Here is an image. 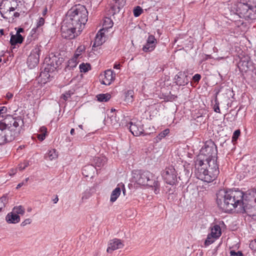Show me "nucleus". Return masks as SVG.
Returning a JSON list of instances; mask_svg holds the SVG:
<instances>
[{"label":"nucleus","mask_w":256,"mask_h":256,"mask_svg":"<svg viewBox=\"0 0 256 256\" xmlns=\"http://www.w3.org/2000/svg\"><path fill=\"white\" fill-rule=\"evenodd\" d=\"M244 193L240 190H220L216 193V202L222 212L230 213L236 210L238 213H246L244 202Z\"/></svg>","instance_id":"1"},{"label":"nucleus","mask_w":256,"mask_h":256,"mask_svg":"<svg viewBox=\"0 0 256 256\" xmlns=\"http://www.w3.org/2000/svg\"><path fill=\"white\" fill-rule=\"evenodd\" d=\"M88 11L84 6L76 4L68 11L66 20L78 28V32H80L88 21Z\"/></svg>","instance_id":"2"},{"label":"nucleus","mask_w":256,"mask_h":256,"mask_svg":"<svg viewBox=\"0 0 256 256\" xmlns=\"http://www.w3.org/2000/svg\"><path fill=\"white\" fill-rule=\"evenodd\" d=\"M132 179L134 182L139 185L152 188L156 194L160 192V184L158 178L148 171L134 170L132 172Z\"/></svg>","instance_id":"3"},{"label":"nucleus","mask_w":256,"mask_h":256,"mask_svg":"<svg viewBox=\"0 0 256 256\" xmlns=\"http://www.w3.org/2000/svg\"><path fill=\"white\" fill-rule=\"evenodd\" d=\"M216 153L217 147L214 142L210 140L205 142L196 158H198L201 156L202 160L211 162V161L216 160L212 158L215 154H216Z\"/></svg>","instance_id":"4"},{"label":"nucleus","mask_w":256,"mask_h":256,"mask_svg":"<svg viewBox=\"0 0 256 256\" xmlns=\"http://www.w3.org/2000/svg\"><path fill=\"white\" fill-rule=\"evenodd\" d=\"M194 174L196 178L202 180H208L210 178L209 176H206L205 174L208 172V168L210 162L206 161L205 160H202L201 156L200 158H196L194 161Z\"/></svg>","instance_id":"5"},{"label":"nucleus","mask_w":256,"mask_h":256,"mask_svg":"<svg viewBox=\"0 0 256 256\" xmlns=\"http://www.w3.org/2000/svg\"><path fill=\"white\" fill-rule=\"evenodd\" d=\"M60 32L63 38L69 40L74 38L80 33L78 32V28L66 19L62 24Z\"/></svg>","instance_id":"6"},{"label":"nucleus","mask_w":256,"mask_h":256,"mask_svg":"<svg viewBox=\"0 0 256 256\" xmlns=\"http://www.w3.org/2000/svg\"><path fill=\"white\" fill-rule=\"evenodd\" d=\"M164 180L168 184L174 185L177 181L178 174L172 165H169L161 173Z\"/></svg>","instance_id":"7"},{"label":"nucleus","mask_w":256,"mask_h":256,"mask_svg":"<svg viewBox=\"0 0 256 256\" xmlns=\"http://www.w3.org/2000/svg\"><path fill=\"white\" fill-rule=\"evenodd\" d=\"M41 48L40 46L36 45L28 56L27 59V64L30 68H35L38 64Z\"/></svg>","instance_id":"8"},{"label":"nucleus","mask_w":256,"mask_h":256,"mask_svg":"<svg viewBox=\"0 0 256 256\" xmlns=\"http://www.w3.org/2000/svg\"><path fill=\"white\" fill-rule=\"evenodd\" d=\"M220 173L218 164L216 160L211 161L208 168V172L205 174L206 176H209L208 180H202L203 181L207 182H210L214 181L217 178Z\"/></svg>","instance_id":"9"},{"label":"nucleus","mask_w":256,"mask_h":256,"mask_svg":"<svg viewBox=\"0 0 256 256\" xmlns=\"http://www.w3.org/2000/svg\"><path fill=\"white\" fill-rule=\"evenodd\" d=\"M4 131V141H5V144L13 141L19 136L20 134V128H14L12 126L6 127Z\"/></svg>","instance_id":"10"},{"label":"nucleus","mask_w":256,"mask_h":256,"mask_svg":"<svg viewBox=\"0 0 256 256\" xmlns=\"http://www.w3.org/2000/svg\"><path fill=\"white\" fill-rule=\"evenodd\" d=\"M63 60V58L60 56V55L56 56L53 54H51L48 58L45 59V61L48 62V65L52 67L50 68L52 71L58 68Z\"/></svg>","instance_id":"11"},{"label":"nucleus","mask_w":256,"mask_h":256,"mask_svg":"<svg viewBox=\"0 0 256 256\" xmlns=\"http://www.w3.org/2000/svg\"><path fill=\"white\" fill-rule=\"evenodd\" d=\"M127 126L130 132L134 136H139L144 133V126L141 124L140 122L137 123L130 122L127 125Z\"/></svg>","instance_id":"12"},{"label":"nucleus","mask_w":256,"mask_h":256,"mask_svg":"<svg viewBox=\"0 0 256 256\" xmlns=\"http://www.w3.org/2000/svg\"><path fill=\"white\" fill-rule=\"evenodd\" d=\"M10 0H2L0 3V12L3 18L8 19L11 16Z\"/></svg>","instance_id":"13"},{"label":"nucleus","mask_w":256,"mask_h":256,"mask_svg":"<svg viewBox=\"0 0 256 256\" xmlns=\"http://www.w3.org/2000/svg\"><path fill=\"white\" fill-rule=\"evenodd\" d=\"M101 83L103 84L108 86L114 81L116 74L111 70H107L104 72V74H101Z\"/></svg>","instance_id":"14"},{"label":"nucleus","mask_w":256,"mask_h":256,"mask_svg":"<svg viewBox=\"0 0 256 256\" xmlns=\"http://www.w3.org/2000/svg\"><path fill=\"white\" fill-rule=\"evenodd\" d=\"M157 40L153 35L148 36L146 44L142 47V50L146 52H152L156 48Z\"/></svg>","instance_id":"15"},{"label":"nucleus","mask_w":256,"mask_h":256,"mask_svg":"<svg viewBox=\"0 0 256 256\" xmlns=\"http://www.w3.org/2000/svg\"><path fill=\"white\" fill-rule=\"evenodd\" d=\"M248 5L249 4L248 3L238 2L234 4V8L240 17L243 16L246 18L248 10Z\"/></svg>","instance_id":"16"},{"label":"nucleus","mask_w":256,"mask_h":256,"mask_svg":"<svg viewBox=\"0 0 256 256\" xmlns=\"http://www.w3.org/2000/svg\"><path fill=\"white\" fill-rule=\"evenodd\" d=\"M174 83L178 86H184L188 84L189 80L186 72H180L174 77Z\"/></svg>","instance_id":"17"},{"label":"nucleus","mask_w":256,"mask_h":256,"mask_svg":"<svg viewBox=\"0 0 256 256\" xmlns=\"http://www.w3.org/2000/svg\"><path fill=\"white\" fill-rule=\"evenodd\" d=\"M126 0H112L110 2V9L112 11V14L118 12L124 6Z\"/></svg>","instance_id":"18"},{"label":"nucleus","mask_w":256,"mask_h":256,"mask_svg":"<svg viewBox=\"0 0 256 256\" xmlns=\"http://www.w3.org/2000/svg\"><path fill=\"white\" fill-rule=\"evenodd\" d=\"M124 244L120 240L114 238L108 244L106 251L108 252L111 253L117 249L122 248Z\"/></svg>","instance_id":"19"},{"label":"nucleus","mask_w":256,"mask_h":256,"mask_svg":"<svg viewBox=\"0 0 256 256\" xmlns=\"http://www.w3.org/2000/svg\"><path fill=\"white\" fill-rule=\"evenodd\" d=\"M24 38L22 35L12 34L10 39V44H11V48L14 49L16 48V45L17 44H20L24 41Z\"/></svg>","instance_id":"20"},{"label":"nucleus","mask_w":256,"mask_h":256,"mask_svg":"<svg viewBox=\"0 0 256 256\" xmlns=\"http://www.w3.org/2000/svg\"><path fill=\"white\" fill-rule=\"evenodd\" d=\"M6 220L9 224H16L20 221V217L16 214L12 212L7 214Z\"/></svg>","instance_id":"21"},{"label":"nucleus","mask_w":256,"mask_h":256,"mask_svg":"<svg viewBox=\"0 0 256 256\" xmlns=\"http://www.w3.org/2000/svg\"><path fill=\"white\" fill-rule=\"evenodd\" d=\"M210 236L216 239L218 238L222 234L220 226L218 224H214L211 228L210 233Z\"/></svg>","instance_id":"22"},{"label":"nucleus","mask_w":256,"mask_h":256,"mask_svg":"<svg viewBox=\"0 0 256 256\" xmlns=\"http://www.w3.org/2000/svg\"><path fill=\"white\" fill-rule=\"evenodd\" d=\"M78 62V59L73 56L68 61L67 65L65 67L64 70L66 72L73 70L74 68H76Z\"/></svg>","instance_id":"23"},{"label":"nucleus","mask_w":256,"mask_h":256,"mask_svg":"<svg viewBox=\"0 0 256 256\" xmlns=\"http://www.w3.org/2000/svg\"><path fill=\"white\" fill-rule=\"evenodd\" d=\"M252 62L248 60V58H246L244 60H240L238 62V66L242 71L246 72L250 68V64Z\"/></svg>","instance_id":"24"},{"label":"nucleus","mask_w":256,"mask_h":256,"mask_svg":"<svg viewBox=\"0 0 256 256\" xmlns=\"http://www.w3.org/2000/svg\"><path fill=\"white\" fill-rule=\"evenodd\" d=\"M8 124L2 120H0V146L5 144V141H4V132Z\"/></svg>","instance_id":"25"},{"label":"nucleus","mask_w":256,"mask_h":256,"mask_svg":"<svg viewBox=\"0 0 256 256\" xmlns=\"http://www.w3.org/2000/svg\"><path fill=\"white\" fill-rule=\"evenodd\" d=\"M246 18L250 20H255L256 18V6H252L249 4Z\"/></svg>","instance_id":"26"},{"label":"nucleus","mask_w":256,"mask_h":256,"mask_svg":"<svg viewBox=\"0 0 256 256\" xmlns=\"http://www.w3.org/2000/svg\"><path fill=\"white\" fill-rule=\"evenodd\" d=\"M11 122L12 124L10 126L14 128H20L21 129V126L24 125V121L21 116L12 118V121Z\"/></svg>","instance_id":"27"},{"label":"nucleus","mask_w":256,"mask_h":256,"mask_svg":"<svg viewBox=\"0 0 256 256\" xmlns=\"http://www.w3.org/2000/svg\"><path fill=\"white\" fill-rule=\"evenodd\" d=\"M106 161V158L104 157H94L93 159L92 166L96 168H100L104 165Z\"/></svg>","instance_id":"28"},{"label":"nucleus","mask_w":256,"mask_h":256,"mask_svg":"<svg viewBox=\"0 0 256 256\" xmlns=\"http://www.w3.org/2000/svg\"><path fill=\"white\" fill-rule=\"evenodd\" d=\"M86 46L84 45H80L76 48L74 54L73 56L75 58L78 59L79 58H82V55L83 53L85 52L86 50Z\"/></svg>","instance_id":"29"},{"label":"nucleus","mask_w":256,"mask_h":256,"mask_svg":"<svg viewBox=\"0 0 256 256\" xmlns=\"http://www.w3.org/2000/svg\"><path fill=\"white\" fill-rule=\"evenodd\" d=\"M121 192V190L120 187H116L112 192L110 200L113 202H115L120 196Z\"/></svg>","instance_id":"30"},{"label":"nucleus","mask_w":256,"mask_h":256,"mask_svg":"<svg viewBox=\"0 0 256 256\" xmlns=\"http://www.w3.org/2000/svg\"><path fill=\"white\" fill-rule=\"evenodd\" d=\"M134 94L132 90H128L125 92V98L124 100L127 103H132L134 101Z\"/></svg>","instance_id":"31"},{"label":"nucleus","mask_w":256,"mask_h":256,"mask_svg":"<svg viewBox=\"0 0 256 256\" xmlns=\"http://www.w3.org/2000/svg\"><path fill=\"white\" fill-rule=\"evenodd\" d=\"M111 97V95L108 93L99 94L96 96L98 100L100 102H107Z\"/></svg>","instance_id":"32"},{"label":"nucleus","mask_w":256,"mask_h":256,"mask_svg":"<svg viewBox=\"0 0 256 256\" xmlns=\"http://www.w3.org/2000/svg\"><path fill=\"white\" fill-rule=\"evenodd\" d=\"M113 24L114 23L112 19L106 17L104 20L102 28L107 30L108 28H112Z\"/></svg>","instance_id":"33"},{"label":"nucleus","mask_w":256,"mask_h":256,"mask_svg":"<svg viewBox=\"0 0 256 256\" xmlns=\"http://www.w3.org/2000/svg\"><path fill=\"white\" fill-rule=\"evenodd\" d=\"M212 103L213 105L212 108H213L214 110L216 112L220 113V106H219L220 102L218 100L216 95L215 96V98H214V102L212 100Z\"/></svg>","instance_id":"34"},{"label":"nucleus","mask_w":256,"mask_h":256,"mask_svg":"<svg viewBox=\"0 0 256 256\" xmlns=\"http://www.w3.org/2000/svg\"><path fill=\"white\" fill-rule=\"evenodd\" d=\"M8 202L6 196H2L0 198V212H3Z\"/></svg>","instance_id":"35"},{"label":"nucleus","mask_w":256,"mask_h":256,"mask_svg":"<svg viewBox=\"0 0 256 256\" xmlns=\"http://www.w3.org/2000/svg\"><path fill=\"white\" fill-rule=\"evenodd\" d=\"M104 40H103L102 38H100L98 36H96L95 38V40L92 46V49L95 50L94 48L101 46L104 42Z\"/></svg>","instance_id":"36"},{"label":"nucleus","mask_w":256,"mask_h":256,"mask_svg":"<svg viewBox=\"0 0 256 256\" xmlns=\"http://www.w3.org/2000/svg\"><path fill=\"white\" fill-rule=\"evenodd\" d=\"M47 154L50 160H51L57 158L58 156V152H56V150L55 149H52L50 150Z\"/></svg>","instance_id":"37"},{"label":"nucleus","mask_w":256,"mask_h":256,"mask_svg":"<svg viewBox=\"0 0 256 256\" xmlns=\"http://www.w3.org/2000/svg\"><path fill=\"white\" fill-rule=\"evenodd\" d=\"M79 68L80 72H86L90 69V65L89 64H84L83 62L80 65Z\"/></svg>","instance_id":"38"},{"label":"nucleus","mask_w":256,"mask_h":256,"mask_svg":"<svg viewBox=\"0 0 256 256\" xmlns=\"http://www.w3.org/2000/svg\"><path fill=\"white\" fill-rule=\"evenodd\" d=\"M10 6L11 10L14 12V10L19 11L18 4L16 0H10Z\"/></svg>","instance_id":"39"},{"label":"nucleus","mask_w":256,"mask_h":256,"mask_svg":"<svg viewBox=\"0 0 256 256\" xmlns=\"http://www.w3.org/2000/svg\"><path fill=\"white\" fill-rule=\"evenodd\" d=\"M216 240L217 239L212 236H210V234H208L207 236L206 239L205 240L204 242L205 246H206L212 244L216 241Z\"/></svg>","instance_id":"40"},{"label":"nucleus","mask_w":256,"mask_h":256,"mask_svg":"<svg viewBox=\"0 0 256 256\" xmlns=\"http://www.w3.org/2000/svg\"><path fill=\"white\" fill-rule=\"evenodd\" d=\"M170 133V130L166 128L162 132H160L157 136L156 138L159 140H161L162 138H165Z\"/></svg>","instance_id":"41"},{"label":"nucleus","mask_w":256,"mask_h":256,"mask_svg":"<svg viewBox=\"0 0 256 256\" xmlns=\"http://www.w3.org/2000/svg\"><path fill=\"white\" fill-rule=\"evenodd\" d=\"M74 94V90H69L65 92L64 94H62L61 98L64 100L66 101L68 100V98H70L72 94Z\"/></svg>","instance_id":"42"},{"label":"nucleus","mask_w":256,"mask_h":256,"mask_svg":"<svg viewBox=\"0 0 256 256\" xmlns=\"http://www.w3.org/2000/svg\"><path fill=\"white\" fill-rule=\"evenodd\" d=\"M13 211L14 213L18 215V214L22 215L24 214V213L25 212L24 208L21 206H17V207H14L13 209Z\"/></svg>","instance_id":"43"},{"label":"nucleus","mask_w":256,"mask_h":256,"mask_svg":"<svg viewBox=\"0 0 256 256\" xmlns=\"http://www.w3.org/2000/svg\"><path fill=\"white\" fill-rule=\"evenodd\" d=\"M143 12V10L142 8L140 6H136L134 10V15L135 17H138Z\"/></svg>","instance_id":"44"},{"label":"nucleus","mask_w":256,"mask_h":256,"mask_svg":"<svg viewBox=\"0 0 256 256\" xmlns=\"http://www.w3.org/2000/svg\"><path fill=\"white\" fill-rule=\"evenodd\" d=\"M42 31L41 29H39L36 27L33 28L30 32L32 37L35 39L37 37L38 34Z\"/></svg>","instance_id":"45"},{"label":"nucleus","mask_w":256,"mask_h":256,"mask_svg":"<svg viewBox=\"0 0 256 256\" xmlns=\"http://www.w3.org/2000/svg\"><path fill=\"white\" fill-rule=\"evenodd\" d=\"M177 98V96L174 94H169L164 96V100L166 102H172L175 100Z\"/></svg>","instance_id":"46"},{"label":"nucleus","mask_w":256,"mask_h":256,"mask_svg":"<svg viewBox=\"0 0 256 256\" xmlns=\"http://www.w3.org/2000/svg\"><path fill=\"white\" fill-rule=\"evenodd\" d=\"M44 22L45 20L44 18L42 17L40 18L36 22V27L39 29H41V30H42V28H40V27L44 24Z\"/></svg>","instance_id":"47"},{"label":"nucleus","mask_w":256,"mask_h":256,"mask_svg":"<svg viewBox=\"0 0 256 256\" xmlns=\"http://www.w3.org/2000/svg\"><path fill=\"white\" fill-rule=\"evenodd\" d=\"M8 108L6 106H2L0 107V118H4V116L7 112Z\"/></svg>","instance_id":"48"},{"label":"nucleus","mask_w":256,"mask_h":256,"mask_svg":"<svg viewBox=\"0 0 256 256\" xmlns=\"http://www.w3.org/2000/svg\"><path fill=\"white\" fill-rule=\"evenodd\" d=\"M240 130H235L232 136V141L236 142L238 138L240 136Z\"/></svg>","instance_id":"49"},{"label":"nucleus","mask_w":256,"mask_h":256,"mask_svg":"<svg viewBox=\"0 0 256 256\" xmlns=\"http://www.w3.org/2000/svg\"><path fill=\"white\" fill-rule=\"evenodd\" d=\"M30 165V162L28 160H24L23 163L20 164L18 166L20 170H24Z\"/></svg>","instance_id":"50"},{"label":"nucleus","mask_w":256,"mask_h":256,"mask_svg":"<svg viewBox=\"0 0 256 256\" xmlns=\"http://www.w3.org/2000/svg\"><path fill=\"white\" fill-rule=\"evenodd\" d=\"M249 247L253 251L256 252V238L250 241Z\"/></svg>","instance_id":"51"},{"label":"nucleus","mask_w":256,"mask_h":256,"mask_svg":"<svg viewBox=\"0 0 256 256\" xmlns=\"http://www.w3.org/2000/svg\"><path fill=\"white\" fill-rule=\"evenodd\" d=\"M24 12L19 10V11L16 10V12H14V14L12 15L11 14V16L12 18L14 19V18H18L21 14H24Z\"/></svg>","instance_id":"52"},{"label":"nucleus","mask_w":256,"mask_h":256,"mask_svg":"<svg viewBox=\"0 0 256 256\" xmlns=\"http://www.w3.org/2000/svg\"><path fill=\"white\" fill-rule=\"evenodd\" d=\"M202 76L200 74H194L192 77V80L195 83H198L200 80Z\"/></svg>","instance_id":"53"},{"label":"nucleus","mask_w":256,"mask_h":256,"mask_svg":"<svg viewBox=\"0 0 256 256\" xmlns=\"http://www.w3.org/2000/svg\"><path fill=\"white\" fill-rule=\"evenodd\" d=\"M230 256H244V254L241 251H238L237 252H235L234 250H230Z\"/></svg>","instance_id":"54"},{"label":"nucleus","mask_w":256,"mask_h":256,"mask_svg":"<svg viewBox=\"0 0 256 256\" xmlns=\"http://www.w3.org/2000/svg\"><path fill=\"white\" fill-rule=\"evenodd\" d=\"M106 30H104V28L100 30L98 32L96 36H98L99 37L102 38L104 35V32H106Z\"/></svg>","instance_id":"55"},{"label":"nucleus","mask_w":256,"mask_h":256,"mask_svg":"<svg viewBox=\"0 0 256 256\" xmlns=\"http://www.w3.org/2000/svg\"><path fill=\"white\" fill-rule=\"evenodd\" d=\"M28 178H26L25 179V180H23L22 182L19 183L16 188V189H18L20 188H21L22 186L24 185L28 181Z\"/></svg>","instance_id":"56"},{"label":"nucleus","mask_w":256,"mask_h":256,"mask_svg":"<svg viewBox=\"0 0 256 256\" xmlns=\"http://www.w3.org/2000/svg\"><path fill=\"white\" fill-rule=\"evenodd\" d=\"M46 136V135L45 134H37V138L40 141H42V140H44L45 139Z\"/></svg>","instance_id":"57"},{"label":"nucleus","mask_w":256,"mask_h":256,"mask_svg":"<svg viewBox=\"0 0 256 256\" xmlns=\"http://www.w3.org/2000/svg\"><path fill=\"white\" fill-rule=\"evenodd\" d=\"M40 132L41 134H44L46 135L47 133V128L45 126H42L40 128Z\"/></svg>","instance_id":"58"},{"label":"nucleus","mask_w":256,"mask_h":256,"mask_svg":"<svg viewBox=\"0 0 256 256\" xmlns=\"http://www.w3.org/2000/svg\"><path fill=\"white\" fill-rule=\"evenodd\" d=\"M31 220L30 218H27L25 220L24 222H22L21 225L22 226H25L26 225L28 224H30L31 223Z\"/></svg>","instance_id":"59"},{"label":"nucleus","mask_w":256,"mask_h":256,"mask_svg":"<svg viewBox=\"0 0 256 256\" xmlns=\"http://www.w3.org/2000/svg\"><path fill=\"white\" fill-rule=\"evenodd\" d=\"M193 43L194 42L192 41L191 40H188V42L186 44V47H188V48H192L193 47Z\"/></svg>","instance_id":"60"},{"label":"nucleus","mask_w":256,"mask_h":256,"mask_svg":"<svg viewBox=\"0 0 256 256\" xmlns=\"http://www.w3.org/2000/svg\"><path fill=\"white\" fill-rule=\"evenodd\" d=\"M16 34L18 35H21L20 33H22L24 32V29L22 28H16Z\"/></svg>","instance_id":"61"},{"label":"nucleus","mask_w":256,"mask_h":256,"mask_svg":"<svg viewBox=\"0 0 256 256\" xmlns=\"http://www.w3.org/2000/svg\"><path fill=\"white\" fill-rule=\"evenodd\" d=\"M12 97L13 94L11 92H8L6 94V98L8 100H10V99L12 98Z\"/></svg>","instance_id":"62"},{"label":"nucleus","mask_w":256,"mask_h":256,"mask_svg":"<svg viewBox=\"0 0 256 256\" xmlns=\"http://www.w3.org/2000/svg\"><path fill=\"white\" fill-rule=\"evenodd\" d=\"M236 22V24H238V26H240V25H242L243 24L244 22H242L240 20L238 21V22Z\"/></svg>","instance_id":"63"},{"label":"nucleus","mask_w":256,"mask_h":256,"mask_svg":"<svg viewBox=\"0 0 256 256\" xmlns=\"http://www.w3.org/2000/svg\"><path fill=\"white\" fill-rule=\"evenodd\" d=\"M120 65L119 64H115L114 65V68H116V69H119L120 68Z\"/></svg>","instance_id":"64"}]
</instances>
